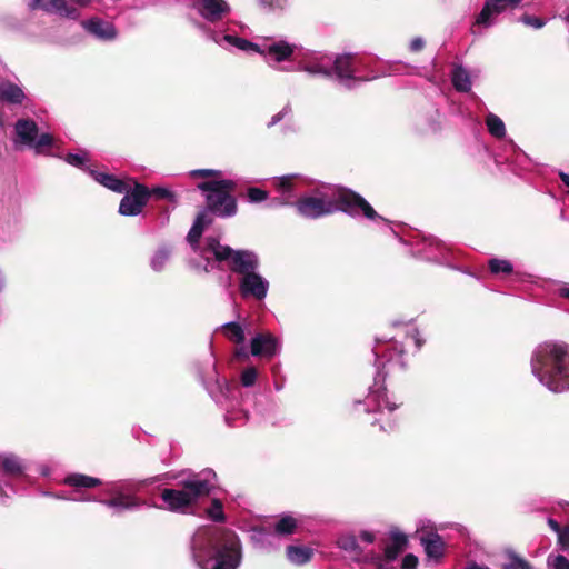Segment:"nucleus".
I'll return each instance as SVG.
<instances>
[{"mask_svg": "<svg viewBox=\"0 0 569 569\" xmlns=\"http://www.w3.org/2000/svg\"><path fill=\"white\" fill-rule=\"evenodd\" d=\"M297 528V521L291 516H282L274 526V531L278 535H291Z\"/></svg>", "mask_w": 569, "mask_h": 569, "instance_id": "473e14b6", "label": "nucleus"}, {"mask_svg": "<svg viewBox=\"0 0 569 569\" xmlns=\"http://www.w3.org/2000/svg\"><path fill=\"white\" fill-rule=\"evenodd\" d=\"M234 355L239 359H247L249 357V352L244 346L237 348Z\"/></svg>", "mask_w": 569, "mask_h": 569, "instance_id": "603ef678", "label": "nucleus"}, {"mask_svg": "<svg viewBox=\"0 0 569 569\" xmlns=\"http://www.w3.org/2000/svg\"><path fill=\"white\" fill-rule=\"evenodd\" d=\"M213 478L216 473L212 470H203L193 475L191 479L182 481L180 489H164L161 498L170 511L186 512L199 498L209 495L214 487L211 481Z\"/></svg>", "mask_w": 569, "mask_h": 569, "instance_id": "423d86ee", "label": "nucleus"}, {"mask_svg": "<svg viewBox=\"0 0 569 569\" xmlns=\"http://www.w3.org/2000/svg\"><path fill=\"white\" fill-rule=\"evenodd\" d=\"M566 20L569 22V12H568V16L566 17Z\"/></svg>", "mask_w": 569, "mask_h": 569, "instance_id": "774afa93", "label": "nucleus"}, {"mask_svg": "<svg viewBox=\"0 0 569 569\" xmlns=\"http://www.w3.org/2000/svg\"><path fill=\"white\" fill-rule=\"evenodd\" d=\"M210 220L208 219L207 212H201L197 216L188 236L187 240L189 244L191 246L192 250L198 253L201 257V250L206 246V241L203 242V246L199 244V240L202 236L203 229L206 224H208Z\"/></svg>", "mask_w": 569, "mask_h": 569, "instance_id": "412c9836", "label": "nucleus"}, {"mask_svg": "<svg viewBox=\"0 0 569 569\" xmlns=\"http://www.w3.org/2000/svg\"><path fill=\"white\" fill-rule=\"evenodd\" d=\"M191 549L200 569H237L241 563L240 541L231 530L200 528L192 537Z\"/></svg>", "mask_w": 569, "mask_h": 569, "instance_id": "f257e3e1", "label": "nucleus"}, {"mask_svg": "<svg viewBox=\"0 0 569 569\" xmlns=\"http://www.w3.org/2000/svg\"><path fill=\"white\" fill-rule=\"evenodd\" d=\"M423 46H425V41L421 38H415L410 42L411 51H419V50H421L423 48Z\"/></svg>", "mask_w": 569, "mask_h": 569, "instance_id": "8fccbe9b", "label": "nucleus"}, {"mask_svg": "<svg viewBox=\"0 0 569 569\" xmlns=\"http://www.w3.org/2000/svg\"><path fill=\"white\" fill-rule=\"evenodd\" d=\"M66 162H68L69 164L73 166V167L84 169L86 163L88 162L87 153L86 152L68 153L66 156Z\"/></svg>", "mask_w": 569, "mask_h": 569, "instance_id": "4c0bfd02", "label": "nucleus"}, {"mask_svg": "<svg viewBox=\"0 0 569 569\" xmlns=\"http://www.w3.org/2000/svg\"><path fill=\"white\" fill-rule=\"evenodd\" d=\"M236 420H237V418H236V413L234 412H227V415H226V422L230 427H238V426H240V423H237Z\"/></svg>", "mask_w": 569, "mask_h": 569, "instance_id": "5fc2aeb1", "label": "nucleus"}, {"mask_svg": "<svg viewBox=\"0 0 569 569\" xmlns=\"http://www.w3.org/2000/svg\"><path fill=\"white\" fill-rule=\"evenodd\" d=\"M268 197L267 192L259 188H249L248 198L250 202L258 203L266 200Z\"/></svg>", "mask_w": 569, "mask_h": 569, "instance_id": "79ce46f5", "label": "nucleus"}, {"mask_svg": "<svg viewBox=\"0 0 569 569\" xmlns=\"http://www.w3.org/2000/svg\"><path fill=\"white\" fill-rule=\"evenodd\" d=\"M24 99L22 89L10 81H0V100L8 103H21Z\"/></svg>", "mask_w": 569, "mask_h": 569, "instance_id": "a878e982", "label": "nucleus"}, {"mask_svg": "<svg viewBox=\"0 0 569 569\" xmlns=\"http://www.w3.org/2000/svg\"><path fill=\"white\" fill-rule=\"evenodd\" d=\"M521 22H523L526 26L532 27L535 29H540L545 26V21L537 17H531L528 14H525L521 17Z\"/></svg>", "mask_w": 569, "mask_h": 569, "instance_id": "c03bdc74", "label": "nucleus"}, {"mask_svg": "<svg viewBox=\"0 0 569 569\" xmlns=\"http://www.w3.org/2000/svg\"><path fill=\"white\" fill-rule=\"evenodd\" d=\"M548 566L550 569H569V560L561 555L549 556Z\"/></svg>", "mask_w": 569, "mask_h": 569, "instance_id": "ea45409f", "label": "nucleus"}, {"mask_svg": "<svg viewBox=\"0 0 569 569\" xmlns=\"http://www.w3.org/2000/svg\"><path fill=\"white\" fill-rule=\"evenodd\" d=\"M558 537H559V542L563 546V547H569V526L561 529L559 532H558Z\"/></svg>", "mask_w": 569, "mask_h": 569, "instance_id": "09e8293b", "label": "nucleus"}, {"mask_svg": "<svg viewBox=\"0 0 569 569\" xmlns=\"http://www.w3.org/2000/svg\"><path fill=\"white\" fill-rule=\"evenodd\" d=\"M489 269L492 273H511L513 270V267L510 261L503 260V259H490L489 260Z\"/></svg>", "mask_w": 569, "mask_h": 569, "instance_id": "72a5a7b5", "label": "nucleus"}, {"mask_svg": "<svg viewBox=\"0 0 569 569\" xmlns=\"http://www.w3.org/2000/svg\"><path fill=\"white\" fill-rule=\"evenodd\" d=\"M29 7L32 10H43L48 13H56L60 17L77 20L80 12L77 8L69 6L66 0H31Z\"/></svg>", "mask_w": 569, "mask_h": 569, "instance_id": "dca6fc26", "label": "nucleus"}, {"mask_svg": "<svg viewBox=\"0 0 569 569\" xmlns=\"http://www.w3.org/2000/svg\"><path fill=\"white\" fill-rule=\"evenodd\" d=\"M407 543L408 539L406 535L398 530H392L390 532V542L385 548L383 557L376 558L375 565L377 569H387L388 565L393 562L405 550Z\"/></svg>", "mask_w": 569, "mask_h": 569, "instance_id": "2eb2a0df", "label": "nucleus"}, {"mask_svg": "<svg viewBox=\"0 0 569 569\" xmlns=\"http://www.w3.org/2000/svg\"><path fill=\"white\" fill-rule=\"evenodd\" d=\"M261 3L266 7H268L269 9H282L286 3H287V0H260Z\"/></svg>", "mask_w": 569, "mask_h": 569, "instance_id": "49530a36", "label": "nucleus"}, {"mask_svg": "<svg viewBox=\"0 0 569 569\" xmlns=\"http://www.w3.org/2000/svg\"><path fill=\"white\" fill-rule=\"evenodd\" d=\"M292 176H284L277 179L276 187L281 196L271 200V207L290 204L292 202V199L295 198V194L292 193Z\"/></svg>", "mask_w": 569, "mask_h": 569, "instance_id": "5701e85b", "label": "nucleus"}, {"mask_svg": "<svg viewBox=\"0 0 569 569\" xmlns=\"http://www.w3.org/2000/svg\"><path fill=\"white\" fill-rule=\"evenodd\" d=\"M258 378V371L254 367L246 368L240 376V381L243 387H252Z\"/></svg>", "mask_w": 569, "mask_h": 569, "instance_id": "e433bc0d", "label": "nucleus"}, {"mask_svg": "<svg viewBox=\"0 0 569 569\" xmlns=\"http://www.w3.org/2000/svg\"><path fill=\"white\" fill-rule=\"evenodd\" d=\"M66 483L74 487V488H93L101 483L100 479L80 475V473H73L66 478Z\"/></svg>", "mask_w": 569, "mask_h": 569, "instance_id": "c756f323", "label": "nucleus"}, {"mask_svg": "<svg viewBox=\"0 0 569 569\" xmlns=\"http://www.w3.org/2000/svg\"><path fill=\"white\" fill-rule=\"evenodd\" d=\"M391 360H392V356L390 355V356H388L387 361L390 362Z\"/></svg>", "mask_w": 569, "mask_h": 569, "instance_id": "338daca9", "label": "nucleus"}, {"mask_svg": "<svg viewBox=\"0 0 569 569\" xmlns=\"http://www.w3.org/2000/svg\"><path fill=\"white\" fill-rule=\"evenodd\" d=\"M280 351V341L270 332H260L252 337L250 342V355L271 359Z\"/></svg>", "mask_w": 569, "mask_h": 569, "instance_id": "4468645a", "label": "nucleus"}, {"mask_svg": "<svg viewBox=\"0 0 569 569\" xmlns=\"http://www.w3.org/2000/svg\"><path fill=\"white\" fill-rule=\"evenodd\" d=\"M559 296L569 300V283H565L559 288Z\"/></svg>", "mask_w": 569, "mask_h": 569, "instance_id": "6e6d98bb", "label": "nucleus"}, {"mask_svg": "<svg viewBox=\"0 0 569 569\" xmlns=\"http://www.w3.org/2000/svg\"><path fill=\"white\" fill-rule=\"evenodd\" d=\"M338 546L340 549L351 553L355 559H359L362 551L358 545L357 538L351 535L341 536L338 541Z\"/></svg>", "mask_w": 569, "mask_h": 569, "instance_id": "7c9ffc66", "label": "nucleus"}, {"mask_svg": "<svg viewBox=\"0 0 569 569\" xmlns=\"http://www.w3.org/2000/svg\"><path fill=\"white\" fill-rule=\"evenodd\" d=\"M126 192L120 201L119 213L122 216H138L150 198L149 189L134 182V188L132 190L129 188Z\"/></svg>", "mask_w": 569, "mask_h": 569, "instance_id": "f8f14e48", "label": "nucleus"}, {"mask_svg": "<svg viewBox=\"0 0 569 569\" xmlns=\"http://www.w3.org/2000/svg\"><path fill=\"white\" fill-rule=\"evenodd\" d=\"M417 565L418 558L412 553H408L402 558L401 566L403 569H416Z\"/></svg>", "mask_w": 569, "mask_h": 569, "instance_id": "a18cd8bd", "label": "nucleus"}, {"mask_svg": "<svg viewBox=\"0 0 569 569\" xmlns=\"http://www.w3.org/2000/svg\"><path fill=\"white\" fill-rule=\"evenodd\" d=\"M219 330L224 335V337L236 343V345H242L246 340V335L242 326L238 322L230 321L227 323H223Z\"/></svg>", "mask_w": 569, "mask_h": 569, "instance_id": "cd10ccee", "label": "nucleus"}, {"mask_svg": "<svg viewBox=\"0 0 569 569\" xmlns=\"http://www.w3.org/2000/svg\"><path fill=\"white\" fill-rule=\"evenodd\" d=\"M297 209L302 217L310 219L341 210L352 217L362 214L370 220H385L361 196L342 188H329L319 196L303 197L297 202Z\"/></svg>", "mask_w": 569, "mask_h": 569, "instance_id": "f03ea898", "label": "nucleus"}, {"mask_svg": "<svg viewBox=\"0 0 569 569\" xmlns=\"http://www.w3.org/2000/svg\"><path fill=\"white\" fill-rule=\"evenodd\" d=\"M465 569H485L483 567L477 565L476 562L468 563Z\"/></svg>", "mask_w": 569, "mask_h": 569, "instance_id": "0e129e2a", "label": "nucleus"}, {"mask_svg": "<svg viewBox=\"0 0 569 569\" xmlns=\"http://www.w3.org/2000/svg\"><path fill=\"white\" fill-rule=\"evenodd\" d=\"M24 468L20 461V459L16 456H4L1 459V470H0V497H7V488L10 487L9 481L7 480L8 476H20L23 472Z\"/></svg>", "mask_w": 569, "mask_h": 569, "instance_id": "a211bd4d", "label": "nucleus"}, {"mask_svg": "<svg viewBox=\"0 0 569 569\" xmlns=\"http://www.w3.org/2000/svg\"><path fill=\"white\" fill-rule=\"evenodd\" d=\"M74 4L79 7H88L93 0H71Z\"/></svg>", "mask_w": 569, "mask_h": 569, "instance_id": "13d9d810", "label": "nucleus"}, {"mask_svg": "<svg viewBox=\"0 0 569 569\" xmlns=\"http://www.w3.org/2000/svg\"><path fill=\"white\" fill-rule=\"evenodd\" d=\"M561 181L566 184V187L569 188V174L568 173H560Z\"/></svg>", "mask_w": 569, "mask_h": 569, "instance_id": "680f3d73", "label": "nucleus"}, {"mask_svg": "<svg viewBox=\"0 0 569 569\" xmlns=\"http://www.w3.org/2000/svg\"><path fill=\"white\" fill-rule=\"evenodd\" d=\"M170 257V250L166 247L160 248L151 259V268L154 271H160L167 263Z\"/></svg>", "mask_w": 569, "mask_h": 569, "instance_id": "f704fd0d", "label": "nucleus"}, {"mask_svg": "<svg viewBox=\"0 0 569 569\" xmlns=\"http://www.w3.org/2000/svg\"><path fill=\"white\" fill-rule=\"evenodd\" d=\"M296 59H299L298 70L326 78L335 74L338 82L347 89L356 87L358 82L369 81L379 77L376 73L361 76L365 62L349 53L333 57L327 53L307 51L296 54Z\"/></svg>", "mask_w": 569, "mask_h": 569, "instance_id": "7ed1b4c3", "label": "nucleus"}, {"mask_svg": "<svg viewBox=\"0 0 569 569\" xmlns=\"http://www.w3.org/2000/svg\"><path fill=\"white\" fill-rule=\"evenodd\" d=\"M201 29H203L208 37L212 39L220 47L231 50L237 49L241 51L254 50L263 54L267 59V62L272 66V63H279L281 61L287 60L291 56L295 54V46L289 44L286 41H276L270 44L263 47V49H259V47L246 39L231 34L229 32H220L213 31L206 28L203 24H199Z\"/></svg>", "mask_w": 569, "mask_h": 569, "instance_id": "0eeeda50", "label": "nucleus"}, {"mask_svg": "<svg viewBox=\"0 0 569 569\" xmlns=\"http://www.w3.org/2000/svg\"><path fill=\"white\" fill-rule=\"evenodd\" d=\"M360 538L367 543H372L375 541V535L370 531H361Z\"/></svg>", "mask_w": 569, "mask_h": 569, "instance_id": "864d4df0", "label": "nucleus"}, {"mask_svg": "<svg viewBox=\"0 0 569 569\" xmlns=\"http://www.w3.org/2000/svg\"><path fill=\"white\" fill-rule=\"evenodd\" d=\"M289 111L290 107L286 106L280 112H278L271 118V121L268 123V126L271 127L281 121Z\"/></svg>", "mask_w": 569, "mask_h": 569, "instance_id": "de8ad7c7", "label": "nucleus"}, {"mask_svg": "<svg viewBox=\"0 0 569 569\" xmlns=\"http://www.w3.org/2000/svg\"><path fill=\"white\" fill-rule=\"evenodd\" d=\"M217 172L213 171V170H193L191 171V176L192 177H208V176H212V174H216Z\"/></svg>", "mask_w": 569, "mask_h": 569, "instance_id": "3c124183", "label": "nucleus"}, {"mask_svg": "<svg viewBox=\"0 0 569 569\" xmlns=\"http://www.w3.org/2000/svg\"><path fill=\"white\" fill-rule=\"evenodd\" d=\"M208 513H209V517L213 521H222L223 517H224L223 510H222V503L218 499H214L212 501L211 507L208 510Z\"/></svg>", "mask_w": 569, "mask_h": 569, "instance_id": "a19ab883", "label": "nucleus"}, {"mask_svg": "<svg viewBox=\"0 0 569 569\" xmlns=\"http://www.w3.org/2000/svg\"><path fill=\"white\" fill-rule=\"evenodd\" d=\"M161 479L160 476L141 480L124 479L111 482L106 488L109 499L100 500L101 503L117 511L133 510L144 505L137 495L147 486L153 485Z\"/></svg>", "mask_w": 569, "mask_h": 569, "instance_id": "6e6552de", "label": "nucleus"}, {"mask_svg": "<svg viewBox=\"0 0 569 569\" xmlns=\"http://www.w3.org/2000/svg\"><path fill=\"white\" fill-rule=\"evenodd\" d=\"M521 0H487L480 13L477 16L476 24L490 27L496 16L508 8H515Z\"/></svg>", "mask_w": 569, "mask_h": 569, "instance_id": "f3484780", "label": "nucleus"}, {"mask_svg": "<svg viewBox=\"0 0 569 569\" xmlns=\"http://www.w3.org/2000/svg\"><path fill=\"white\" fill-rule=\"evenodd\" d=\"M373 352L376 355V367H377V375L375 378V383L370 388L369 395L367 397V406L368 408L366 411H382L383 408L388 409L389 411H393L397 408V405L393 402H390L387 395L386 389L383 386H380V377H381V367L385 366V363L380 362V355L377 349H373Z\"/></svg>", "mask_w": 569, "mask_h": 569, "instance_id": "9d476101", "label": "nucleus"}, {"mask_svg": "<svg viewBox=\"0 0 569 569\" xmlns=\"http://www.w3.org/2000/svg\"><path fill=\"white\" fill-rule=\"evenodd\" d=\"M83 29L96 38L104 41L116 39L117 30L111 22L100 18H91L81 22Z\"/></svg>", "mask_w": 569, "mask_h": 569, "instance_id": "6ab92c4d", "label": "nucleus"}, {"mask_svg": "<svg viewBox=\"0 0 569 569\" xmlns=\"http://www.w3.org/2000/svg\"><path fill=\"white\" fill-rule=\"evenodd\" d=\"M149 192L150 197H154L156 199L168 200L169 202L172 203L177 202L176 194L168 188L156 187L149 190Z\"/></svg>", "mask_w": 569, "mask_h": 569, "instance_id": "c9c22d12", "label": "nucleus"}, {"mask_svg": "<svg viewBox=\"0 0 569 569\" xmlns=\"http://www.w3.org/2000/svg\"><path fill=\"white\" fill-rule=\"evenodd\" d=\"M274 388H276V390H278V391H279V390H281V389L283 388V381H282V380H280L279 378H276V379H274Z\"/></svg>", "mask_w": 569, "mask_h": 569, "instance_id": "e2e57ef3", "label": "nucleus"}, {"mask_svg": "<svg viewBox=\"0 0 569 569\" xmlns=\"http://www.w3.org/2000/svg\"><path fill=\"white\" fill-rule=\"evenodd\" d=\"M287 558L288 560L297 566L305 565L310 561L313 551L311 548L301 547V546H288L287 547Z\"/></svg>", "mask_w": 569, "mask_h": 569, "instance_id": "bb28decb", "label": "nucleus"}, {"mask_svg": "<svg viewBox=\"0 0 569 569\" xmlns=\"http://www.w3.org/2000/svg\"><path fill=\"white\" fill-rule=\"evenodd\" d=\"M425 242L426 244L421 251L422 258L439 263L448 260L449 249L443 242L433 237H429Z\"/></svg>", "mask_w": 569, "mask_h": 569, "instance_id": "aec40b11", "label": "nucleus"}, {"mask_svg": "<svg viewBox=\"0 0 569 569\" xmlns=\"http://www.w3.org/2000/svg\"><path fill=\"white\" fill-rule=\"evenodd\" d=\"M269 290V281L257 270L239 278V292L243 299L262 301Z\"/></svg>", "mask_w": 569, "mask_h": 569, "instance_id": "9b49d317", "label": "nucleus"}, {"mask_svg": "<svg viewBox=\"0 0 569 569\" xmlns=\"http://www.w3.org/2000/svg\"><path fill=\"white\" fill-rule=\"evenodd\" d=\"M271 371H272V375L274 376V379L278 378L279 366L278 365L273 366Z\"/></svg>", "mask_w": 569, "mask_h": 569, "instance_id": "69168bd1", "label": "nucleus"}, {"mask_svg": "<svg viewBox=\"0 0 569 569\" xmlns=\"http://www.w3.org/2000/svg\"><path fill=\"white\" fill-rule=\"evenodd\" d=\"M486 124L491 136L502 138L506 134V127L503 121L496 114L489 113L486 118Z\"/></svg>", "mask_w": 569, "mask_h": 569, "instance_id": "2f4dec72", "label": "nucleus"}, {"mask_svg": "<svg viewBox=\"0 0 569 569\" xmlns=\"http://www.w3.org/2000/svg\"><path fill=\"white\" fill-rule=\"evenodd\" d=\"M451 81L457 91L468 92L471 89V80L468 71L462 67H455L451 71Z\"/></svg>", "mask_w": 569, "mask_h": 569, "instance_id": "c85d7f7f", "label": "nucleus"}, {"mask_svg": "<svg viewBox=\"0 0 569 569\" xmlns=\"http://www.w3.org/2000/svg\"><path fill=\"white\" fill-rule=\"evenodd\" d=\"M52 136L49 133H42L32 146L34 147L37 152H40L43 147H50L52 144Z\"/></svg>", "mask_w": 569, "mask_h": 569, "instance_id": "37998d69", "label": "nucleus"}, {"mask_svg": "<svg viewBox=\"0 0 569 569\" xmlns=\"http://www.w3.org/2000/svg\"><path fill=\"white\" fill-rule=\"evenodd\" d=\"M192 7L201 18L210 23L223 20L231 11L226 0H194Z\"/></svg>", "mask_w": 569, "mask_h": 569, "instance_id": "ddd939ff", "label": "nucleus"}, {"mask_svg": "<svg viewBox=\"0 0 569 569\" xmlns=\"http://www.w3.org/2000/svg\"><path fill=\"white\" fill-rule=\"evenodd\" d=\"M201 259L203 260V270L206 272L213 270L220 262H226L229 269L244 277L259 268L258 256L250 250H233L229 246H222L218 239L213 237L206 238V246L201 250Z\"/></svg>", "mask_w": 569, "mask_h": 569, "instance_id": "39448f33", "label": "nucleus"}, {"mask_svg": "<svg viewBox=\"0 0 569 569\" xmlns=\"http://www.w3.org/2000/svg\"><path fill=\"white\" fill-rule=\"evenodd\" d=\"M236 188L232 180L204 181L198 184L206 194L209 211L219 217H231L237 212L236 199L231 191Z\"/></svg>", "mask_w": 569, "mask_h": 569, "instance_id": "1a4fd4ad", "label": "nucleus"}, {"mask_svg": "<svg viewBox=\"0 0 569 569\" xmlns=\"http://www.w3.org/2000/svg\"><path fill=\"white\" fill-rule=\"evenodd\" d=\"M16 133L24 144L32 146L38 133V127L32 120L20 119L16 123Z\"/></svg>", "mask_w": 569, "mask_h": 569, "instance_id": "393cba45", "label": "nucleus"}, {"mask_svg": "<svg viewBox=\"0 0 569 569\" xmlns=\"http://www.w3.org/2000/svg\"><path fill=\"white\" fill-rule=\"evenodd\" d=\"M411 339L415 341L417 350L420 349L422 346V341L418 337V331L416 329L413 330V333L411 335Z\"/></svg>", "mask_w": 569, "mask_h": 569, "instance_id": "4d7b16f0", "label": "nucleus"}, {"mask_svg": "<svg viewBox=\"0 0 569 569\" xmlns=\"http://www.w3.org/2000/svg\"><path fill=\"white\" fill-rule=\"evenodd\" d=\"M549 525L550 527L556 531V532H559L561 530L560 526L558 525L557 521H555L553 519H549Z\"/></svg>", "mask_w": 569, "mask_h": 569, "instance_id": "052dcab7", "label": "nucleus"}, {"mask_svg": "<svg viewBox=\"0 0 569 569\" xmlns=\"http://www.w3.org/2000/svg\"><path fill=\"white\" fill-rule=\"evenodd\" d=\"M71 499L74 501H89V500H91V497L84 496V495H79V496L72 497Z\"/></svg>", "mask_w": 569, "mask_h": 569, "instance_id": "bf43d9fd", "label": "nucleus"}, {"mask_svg": "<svg viewBox=\"0 0 569 569\" xmlns=\"http://www.w3.org/2000/svg\"><path fill=\"white\" fill-rule=\"evenodd\" d=\"M90 174L97 182H99L100 184H102L103 187H106L112 191L122 193L124 191H128V189L130 188L129 182L118 179L113 174L99 172L96 170H90Z\"/></svg>", "mask_w": 569, "mask_h": 569, "instance_id": "b1692460", "label": "nucleus"}, {"mask_svg": "<svg viewBox=\"0 0 569 569\" xmlns=\"http://www.w3.org/2000/svg\"><path fill=\"white\" fill-rule=\"evenodd\" d=\"M420 542L425 548L426 555L435 560H439L445 553V542L436 532H427L420 537Z\"/></svg>", "mask_w": 569, "mask_h": 569, "instance_id": "4be33fe9", "label": "nucleus"}, {"mask_svg": "<svg viewBox=\"0 0 569 569\" xmlns=\"http://www.w3.org/2000/svg\"><path fill=\"white\" fill-rule=\"evenodd\" d=\"M533 376L552 392L569 390V346L563 342H543L531 358Z\"/></svg>", "mask_w": 569, "mask_h": 569, "instance_id": "20e7f679", "label": "nucleus"}, {"mask_svg": "<svg viewBox=\"0 0 569 569\" xmlns=\"http://www.w3.org/2000/svg\"><path fill=\"white\" fill-rule=\"evenodd\" d=\"M501 569H530V565L525 559L511 553L510 561L505 563Z\"/></svg>", "mask_w": 569, "mask_h": 569, "instance_id": "58836bf2", "label": "nucleus"}]
</instances>
